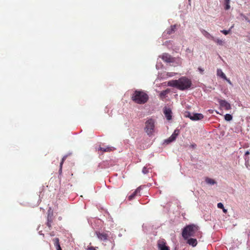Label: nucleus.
<instances>
[{
  "instance_id": "nucleus-1",
  "label": "nucleus",
  "mask_w": 250,
  "mask_h": 250,
  "mask_svg": "<svg viewBox=\"0 0 250 250\" xmlns=\"http://www.w3.org/2000/svg\"><path fill=\"white\" fill-rule=\"evenodd\" d=\"M191 81L187 77H183L177 80H171L168 82L169 86L175 87L181 90H184L190 87Z\"/></svg>"
},
{
  "instance_id": "nucleus-2",
  "label": "nucleus",
  "mask_w": 250,
  "mask_h": 250,
  "mask_svg": "<svg viewBox=\"0 0 250 250\" xmlns=\"http://www.w3.org/2000/svg\"><path fill=\"white\" fill-rule=\"evenodd\" d=\"M200 234L198 227L194 225H189L186 227L182 232V236L185 239L191 236H197Z\"/></svg>"
},
{
  "instance_id": "nucleus-3",
  "label": "nucleus",
  "mask_w": 250,
  "mask_h": 250,
  "mask_svg": "<svg viewBox=\"0 0 250 250\" xmlns=\"http://www.w3.org/2000/svg\"><path fill=\"white\" fill-rule=\"evenodd\" d=\"M148 99V95L143 91L136 90L132 96V100L138 104H144Z\"/></svg>"
},
{
  "instance_id": "nucleus-4",
  "label": "nucleus",
  "mask_w": 250,
  "mask_h": 250,
  "mask_svg": "<svg viewBox=\"0 0 250 250\" xmlns=\"http://www.w3.org/2000/svg\"><path fill=\"white\" fill-rule=\"evenodd\" d=\"M155 121L152 119H148L145 123V131L149 136L153 135L155 131Z\"/></svg>"
},
{
  "instance_id": "nucleus-5",
  "label": "nucleus",
  "mask_w": 250,
  "mask_h": 250,
  "mask_svg": "<svg viewBox=\"0 0 250 250\" xmlns=\"http://www.w3.org/2000/svg\"><path fill=\"white\" fill-rule=\"evenodd\" d=\"M185 116L189 118L192 121H198L204 118L203 114L201 113H194L187 112L185 113Z\"/></svg>"
},
{
  "instance_id": "nucleus-6",
  "label": "nucleus",
  "mask_w": 250,
  "mask_h": 250,
  "mask_svg": "<svg viewBox=\"0 0 250 250\" xmlns=\"http://www.w3.org/2000/svg\"><path fill=\"white\" fill-rule=\"evenodd\" d=\"M179 134V130L175 129L172 134L167 139L165 140V143L169 144L176 139L178 134Z\"/></svg>"
},
{
  "instance_id": "nucleus-7",
  "label": "nucleus",
  "mask_w": 250,
  "mask_h": 250,
  "mask_svg": "<svg viewBox=\"0 0 250 250\" xmlns=\"http://www.w3.org/2000/svg\"><path fill=\"white\" fill-rule=\"evenodd\" d=\"M218 103L220 107L225 110H229L231 108L230 104L226 100H218Z\"/></svg>"
},
{
  "instance_id": "nucleus-8",
  "label": "nucleus",
  "mask_w": 250,
  "mask_h": 250,
  "mask_svg": "<svg viewBox=\"0 0 250 250\" xmlns=\"http://www.w3.org/2000/svg\"><path fill=\"white\" fill-rule=\"evenodd\" d=\"M160 57L166 62H174V58L167 53H164L160 56Z\"/></svg>"
},
{
  "instance_id": "nucleus-9",
  "label": "nucleus",
  "mask_w": 250,
  "mask_h": 250,
  "mask_svg": "<svg viewBox=\"0 0 250 250\" xmlns=\"http://www.w3.org/2000/svg\"><path fill=\"white\" fill-rule=\"evenodd\" d=\"M164 113L167 120H170L172 119L171 110L168 107H165L164 109Z\"/></svg>"
},
{
  "instance_id": "nucleus-10",
  "label": "nucleus",
  "mask_w": 250,
  "mask_h": 250,
  "mask_svg": "<svg viewBox=\"0 0 250 250\" xmlns=\"http://www.w3.org/2000/svg\"><path fill=\"white\" fill-rule=\"evenodd\" d=\"M158 245L160 250H169L168 247L166 245L163 240L159 241Z\"/></svg>"
},
{
  "instance_id": "nucleus-11",
  "label": "nucleus",
  "mask_w": 250,
  "mask_h": 250,
  "mask_svg": "<svg viewBox=\"0 0 250 250\" xmlns=\"http://www.w3.org/2000/svg\"><path fill=\"white\" fill-rule=\"evenodd\" d=\"M96 233L97 237L101 240L105 241L107 239L108 235L107 234L98 232H97Z\"/></svg>"
},
{
  "instance_id": "nucleus-12",
  "label": "nucleus",
  "mask_w": 250,
  "mask_h": 250,
  "mask_svg": "<svg viewBox=\"0 0 250 250\" xmlns=\"http://www.w3.org/2000/svg\"><path fill=\"white\" fill-rule=\"evenodd\" d=\"M187 240V243L189 245L192 246V247H195L197 244V241L196 239L194 238H188Z\"/></svg>"
},
{
  "instance_id": "nucleus-13",
  "label": "nucleus",
  "mask_w": 250,
  "mask_h": 250,
  "mask_svg": "<svg viewBox=\"0 0 250 250\" xmlns=\"http://www.w3.org/2000/svg\"><path fill=\"white\" fill-rule=\"evenodd\" d=\"M141 189V188L140 187L138 188L131 195L128 196L129 200H132L135 197V196H136L137 194L140 192Z\"/></svg>"
},
{
  "instance_id": "nucleus-14",
  "label": "nucleus",
  "mask_w": 250,
  "mask_h": 250,
  "mask_svg": "<svg viewBox=\"0 0 250 250\" xmlns=\"http://www.w3.org/2000/svg\"><path fill=\"white\" fill-rule=\"evenodd\" d=\"M113 149L114 147L111 146L100 147L98 149L99 150H101L103 152H109Z\"/></svg>"
},
{
  "instance_id": "nucleus-15",
  "label": "nucleus",
  "mask_w": 250,
  "mask_h": 250,
  "mask_svg": "<svg viewBox=\"0 0 250 250\" xmlns=\"http://www.w3.org/2000/svg\"><path fill=\"white\" fill-rule=\"evenodd\" d=\"M170 92V90L169 89H167L165 90L161 91L159 94L160 98L161 99H164L165 98L166 95Z\"/></svg>"
},
{
  "instance_id": "nucleus-16",
  "label": "nucleus",
  "mask_w": 250,
  "mask_h": 250,
  "mask_svg": "<svg viewBox=\"0 0 250 250\" xmlns=\"http://www.w3.org/2000/svg\"><path fill=\"white\" fill-rule=\"evenodd\" d=\"M213 42H215L216 44H217L218 45H223L225 43V41L222 40V39H219V38H213Z\"/></svg>"
},
{
  "instance_id": "nucleus-17",
  "label": "nucleus",
  "mask_w": 250,
  "mask_h": 250,
  "mask_svg": "<svg viewBox=\"0 0 250 250\" xmlns=\"http://www.w3.org/2000/svg\"><path fill=\"white\" fill-rule=\"evenodd\" d=\"M202 33L206 38L208 39H211L212 40H213L214 37L207 31L203 30V31H202Z\"/></svg>"
},
{
  "instance_id": "nucleus-18",
  "label": "nucleus",
  "mask_w": 250,
  "mask_h": 250,
  "mask_svg": "<svg viewBox=\"0 0 250 250\" xmlns=\"http://www.w3.org/2000/svg\"><path fill=\"white\" fill-rule=\"evenodd\" d=\"M175 28V25H172L170 26V28L167 29L164 33L165 34V33H167V34L170 35L174 32Z\"/></svg>"
},
{
  "instance_id": "nucleus-19",
  "label": "nucleus",
  "mask_w": 250,
  "mask_h": 250,
  "mask_svg": "<svg viewBox=\"0 0 250 250\" xmlns=\"http://www.w3.org/2000/svg\"><path fill=\"white\" fill-rule=\"evenodd\" d=\"M217 75L224 79V80L226 79V76L224 72L221 69H217Z\"/></svg>"
},
{
  "instance_id": "nucleus-20",
  "label": "nucleus",
  "mask_w": 250,
  "mask_h": 250,
  "mask_svg": "<svg viewBox=\"0 0 250 250\" xmlns=\"http://www.w3.org/2000/svg\"><path fill=\"white\" fill-rule=\"evenodd\" d=\"M224 5L226 10H229L230 8V0H224Z\"/></svg>"
},
{
  "instance_id": "nucleus-21",
  "label": "nucleus",
  "mask_w": 250,
  "mask_h": 250,
  "mask_svg": "<svg viewBox=\"0 0 250 250\" xmlns=\"http://www.w3.org/2000/svg\"><path fill=\"white\" fill-rule=\"evenodd\" d=\"M54 245L57 250H62L60 245L59 244V240L58 238H56L54 239Z\"/></svg>"
},
{
  "instance_id": "nucleus-22",
  "label": "nucleus",
  "mask_w": 250,
  "mask_h": 250,
  "mask_svg": "<svg viewBox=\"0 0 250 250\" xmlns=\"http://www.w3.org/2000/svg\"><path fill=\"white\" fill-rule=\"evenodd\" d=\"M207 184L210 185H213L216 184V182L212 179L207 178L205 180Z\"/></svg>"
},
{
  "instance_id": "nucleus-23",
  "label": "nucleus",
  "mask_w": 250,
  "mask_h": 250,
  "mask_svg": "<svg viewBox=\"0 0 250 250\" xmlns=\"http://www.w3.org/2000/svg\"><path fill=\"white\" fill-rule=\"evenodd\" d=\"M233 27V26H231L229 30H221V32L224 34L225 35H228L231 32V28Z\"/></svg>"
},
{
  "instance_id": "nucleus-24",
  "label": "nucleus",
  "mask_w": 250,
  "mask_h": 250,
  "mask_svg": "<svg viewBox=\"0 0 250 250\" xmlns=\"http://www.w3.org/2000/svg\"><path fill=\"white\" fill-rule=\"evenodd\" d=\"M232 116L229 114H226L225 115V119L227 121H230L232 120Z\"/></svg>"
},
{
  "instance_id": "nucleus-25",
  "label": "nucleus",
  "mask_w": 250,
  "mask_h": 250,
  "mask_svg": "<svg viewBox=\"0 0 250 250\" xmlns=\"http://www.w3.org/2000/svg\"><path fill=\"white\" fill-rule=\"evenodd\" d=\"M149 172V168L147 167H144L142 170V172L144 174H147Z\"/></svg>"
},
{
  "instance_id": "nucleus-26",
  "label": "nucleus",
  "mask_w": 250,
  "mask_h": 250,
  "mask_svg": "<svg viewBox=\"0 0 250 250\" xmlns=\"http://www.w3.org/2000/svg\"><path fill=\"white\" fill-rule=\"evenodd\" d=\"M52 215H53V212H52L51 208H50L48 211V217H49V218L50 219H52Z\"/></svg>"
},
{
  "instance_id": "nucleus-27",
  "label": "nucleus",
  "mask_w": 250,
  "mask_h": 250,
  "mask_svg": "<svg viewBox=\"0 0 250 250\" xmlns=\"http://www.w3.org/2000/svg\"><path fill=\"white\" fill-rule=\"evenodd\" d=\"M66 158V156H63V157L62 158V160L61 162L60 163V171H61V170H62V167L63 163L64 161L65 160Z\"/></svg>"
},
{
  "instance_id": "nucleus-28",
  "label": "nucleus",
  "mask_w": 250,
  "mask_h": 250,
  "mask_svg": "<svg viewBox=\"0 0 250 250\" xmlns=\"http://www.w3.org/2000/svg\"><path fill=\"white\" fill-rule=\"evenodd\" d=\"M51 223H52V219H50L49 218V217H47V226H48L49 227H50L51 225Z\"/></svg>"
},
{
  "instance_id": "nucleus-29",
  "label": "nucleus",
  "mask_w": 250,
  "mask_h": 250,
  "mask_svg": "<svg viewBox=\"0 0 250 250\" xmlns=\"http://www.w3.org/2000/svg\"><path fill=\"white\" fill-rule=\"evenodd\" d=\"M217 207L219 208H223L224 205L222 203H219L217 204Z\"/></svg>"
},
{
  "instance_id": "nucleus-30",
  "label": "nucleus",
  "mask_w": 250,
  "mask_h": 250,
  "mask_svg": "<svg viewBox=\"0 0 250 250\" xmlns=\"http://www.w3.org/2000/svg\"><path fill=\"white\" fill-rule=\"evenodd\" d=\"M198 70L200 74H203L204 73V69L202 67H198Z\"/></svg>"
},
{
  "instance_id": "nucleus-31",
  "label": "nucleus",
  "mask_w": 250,
  "mask_h": 250,
  "mask_svg": "<svg viewBox=\"0 0 250 250\" xmlns=\"http://www.w3.org/2000/svg\"><path fill=\"white\" fill-rule=\"evenodd\" d=\"M230 85H232V83L231 82V81L228 79L227 78H226V79H225Z\"/></svg>"
},
{
  "instance_id": "nucleus-32",
  "label": "nucleus",
  "mask_w": 250,
  "mask_h": 250,
  "mask_svg": "<svg viewBox=\"0 0 250 250\" xmlns=\"http://www.w3.org/2000/svg\"><path fill=\"white\" fill-rule=\"evenodd\" d=\"M167 76H168V77H172L173 76V73H168L167 74Z\"/></svg>"
},
{
  "instance_id": "nucleus-33",
  "label": "nucleus",
  "mask_w": 250,
  "mask_h": 250,
  "mask_svg": "<svg viewBox=\"0 0 250 250\" xmlns=\"http://www.w3.org/2000/svg\"><path fill=\"white\" fill-rule=\"evenodd\" d=\"M88 250H96L95 249L92 247H90L88 248Z\"/></svg>"
},
{
  "instance_id": "nucleus-34",
  "label": "nucleus",
  "mask_w": 250,
  "mask_h": 250,
  "mask_svg": "<svg viewBox=\"0 0 250 250\" xmlns=\"http://www.w3.org/2000/svg\"><path fill=\"white\" fill-rule=\"evenodd\" d=\"M222 209H223V212H224V213H227V209H225V208H224V207L223 208H222Z\"/></svg>"
},
{
  "instance_id": "nucleus-35",
  "label": "nucleus",
  "mask_w": 250,
  "mask_h": 250,
  "mask_svg": "<svg viewBox=\"0 0 250 250\" xmlns=\"http://www.w3.org/2000/svg\"><path fill=\"white\" fill-rule=\"evenodd\" d=\"M250 154V152L249 151H247L245 153V155L246 156V155H248Z\"/></svg>"
},
{
  "instance_id": "nucleus-36",
  "label": "nucleus",
  "mask_w": 250,
  "mask_h": 250,
  "mask_svg": "<svg viewBox=\"0 0 250 250\" xmlns=\"http://www.w3.org/2000/svg\"><path fill=\"white\" fill-rule=\"evenodd\" d=\"M190 1H191V0H188V2H189V4H190Z\"/></svg>"
}]
</instances>
